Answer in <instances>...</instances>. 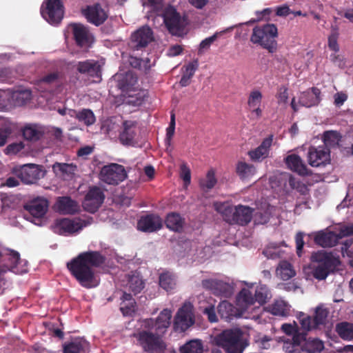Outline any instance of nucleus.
<instances>
[{
    "label": "nucleus",
    "mask_w": 353,
    "mask_h": 353,
    "mask_svg": "<svg viewBox=\"0 0 353 353\" xmlns=\"http://www.w3.org/2000/svg\"><path fill=\"white\" fill-rule=\"evenodd\" d=\"M215 344L226 353H243L248 342L243 339L240 329L225 330L214 338Z\"/></svg>",
    "instance_id": "f257e3e1"
},
{
    "label": "nucleus",
    "mask_w": 353,
    "mask_h": 353,
    "mask_svg": "<svg viewBox=\"0 0 353 353\" xmlns=\"http://www.w3.org/2000/svg\"><path fill=\"white\" fill-rule=\"evenodd\" d=\"M311 261L316 263L314 267L312 274L318 280H324L329 274L333 272L340 265L339 257L335 256L332 252L325 250H319L313 252Z\"/></svg>",
    "instance_id": "f03ea898"
},
{
    "label": "nucleus",
    "mask_w": 353,
    "mask_h": 353,
    "mask_svg": "<svg viewBox=\"0 0 353 353\" xmlns=\"http://www.w3.org/2000/svg\"><path fill=\"white\" fill-rule=\"evenodd\" d=\"M278 37L277 27L272 23H266L262 26H256L252 30L250 41L254 44L261 46L270 53L276 50L277 43L276 38Z\"/></svg>",
    "instance_id": "7ed1b4c3"
},
{
    "label": "nucleus",
    "mask_w": 353,
    "mask_h": 353,
    "mask_svg": "<svg viewBox=\"0 0 353 353\" xmlns=\"http://www.w3.org/2000/svg\"><path fill=\"white\" fill-rule=\"evenodd\" d=\"M216 211L221 212L225 221L230 224L246 225L252 220L254 210L248 206L239 205L232 206L215 204Z\"/></svg>",
    "instance_id": "20e7f679"
},
{
    "label": "nucleus",
    "mask_w": 353,
    "mask_h": 353,
    "mask_svg": "<svg viewBox=\"0 0 353 353\" xmlns=\"http://www.w3.org/2000/svg\"><path fill=\"white\" fill-rule=\"evenodd\" d=\"M21 261L18 252L3 248L0 250V294L2 293L1 283H4V275L8 272L15 274H23L27 272L26 268L20 267Z\"/></svg>",
    "instance_id": "39448f33"
},
{
    "label": "nucleus",
    "mask_w": 353,
    "mask_h": 353,
    "mask_svg": "<svg viewBox=\"0 0 353 353\" xmlns=\"http://www.w3.org/2000/svg\"><path fill=\"white\" fill-rule=\"evenodd\" d=\"M66 268L81 285L88 288V251L80 253L67 262Z\"/></svg>",
    "instance_id": "423d86ee"
},
{
    "label": "nucleus",
    "mask_w": 353,
    "mask_h": 353,
    "mask_svg": "<svg viewBox=\"0 0 353 353\" xmlns=\"http://www.w3.org/2000/svg\"><path fill=\"white\" fill-rule=\"evenodd\" d=\"M12 173L22 183L34 184L45 176L46 171L41 165L28 163L14 167Z\"/></svg>",
    "instance_id": "0eeeda50"
},
{
    "label": "nucleus",
    "mask_w": 353,
    "mask_h": 353,
    "mask_svg": "<svg viewBox=\"0 0 353 353\" xmlns=\"http://www.w3.org/2000/svg\"><path fill=\"white\" fill-rule=\"evenodd\" d=\"M42 17L50 24L58 26L62 21L65 8L62 0H45L40 9Z\"/></svg>",
    "instance_id": "6e6552de"
},
{
    "label": "nucleus",
    "mask_w": 353,
    "mask_h": 353,
    "mask_svg": "<svg viewBox=\"0 0 353 353\" xmlns=\"http://www.w3.org/2000/svg\"><path fill=\"white\" fill-rule=\"evenodd\" d=\"M127 172L122 165L112 163L103 165L99 173L101 181L108 185H117L127 178Z\"/></svg>",
    "instance_id": "1a4fd4ad"
},
{
    "label": "nucleus",
    "mask_w": 353,
    "mask_h": 353,
    "mask_svg": "<svg viewBox=\"0 0 353 353\" xmlns=\"http://www.w3.org/2000/svg\"><path fill=\"white\" fill-rule=\"evenodd\" d=\"M139 341L143 350L148 353H164L166 345L159 336L149 331L139 334Z\"/></svg>",
    "instance_id": "9d476101"
},
{
    "label": "nucleus",
    "mask_w": 353,
    "mask_h": 353,
    "mask_svg": "<svg viewBox=\"0 0 353 353\" xmlns=\"http://www.w3.org/2000/svg\"><path fill=\"white\" fill-rule=\"evenodd\" d=\"M154 39L152 29L147 26H142L134 32L130 37L128 47L132 52L142 50Z\"/></svg>",
    "instance_id": "9b49d317"
},
{
    "label": "nucleus",
    "mask_w": 353,
    "mask_h": 353,
    "mask_svg": "<svg viewBox=\"0 0 353 353\" xmlns=\"http://www.w3.org/2000/svg\"><path fill=\"white\" fill-rule=\"evenodd\" d=\"M194 323V315L192 305L184 304L179 309L174 316L173 328L176 332H185Z\"/></svg>",
    "instance_id": "f8f14e48"
},
{
    "label": "nucleus",
    "mask_w": 353,
    "mask_h": 353,
    "mask_svg": "<svg viewBox=\"0 0 353 353\" xmlns=\"http://www.w3.org/2000/svg\"><path fill=\"white\" fill-rule=\"evenodd\" d=\"M163 21L168 31L176 34L183 28V21L174 7H167L163 14Z\"/></svg>",
    "instance_id": "ddd939ff"
},
{
    "label": "nucleus",
    "mask_w": 353,
    "mask_h": 353,
    "mask_svg": "<svg viewBox=\"0 0 353 353\" xmlns=\"http://www.w3.org/2000/svg\"><path fill=\"white\" fill-rule=\"evenodd\" d=\"M203 287L210 290L216 296L228 297L232 294V286L223 281L217 279H206L202 281Z\"/></svg>",
    "instance_id": "4468645a"
},
{
    "label": "nucleus",
    "mask_w": 353,
    "mask_h": 353,
    "mask_svg": "<svg viewBox=\"0 0 353 353\" xmlns=\"http://www.w3.org/2000/svg\"><path fill=\"white\" fill-rule=\"evenodd\" d=\"M163 227L161 218L154 214L142 216L137 223V228L145 232H153Z\"/></svg>",
    "instance_id": "2eb2a0df"
},
{
    "label": "nucleus",
    "mask_w": 353,
    "mask_h": 353,
    "mask_svg": "<svg viewBox=\"0 0 353 353\" xmlns=\"http://www.w3.org/2000/svg\"><path fill=\"white\" fill-rule=\"evenodd\" d=\"M307 159L309 164L312 167L325 165L330 161V149L312 146L309 148Z\"/></svg>",
    "instance_id": "dca6fc26"
},
{
    "label": "nucleus",
    "mask_w": 353,
    "mask_h": 353,
    "mask_svg": "<svg viewBox=\"0 0 353 353\" xmlns=\"http://www.w3.org/2000/svg\"><path fill=\"white\" fill-rule=\"evenodd\" d=\"M70 30L77 47L83 48L88 44V31L83 24L71 23L67 27V31Z\"/></svg>",
    "instance_id": "f3484780"
},
{
    "label": "nucleus",
    "mask_w": 353,
    "mask_h": 353,
    "mask_svg": "<svg viewBox=\"0 0 353 353\" xmlns=\"http://www.w3.org/2000/svg\"><path fill=\"white\" fill-rule=\"evenodd\" d=\"M24 209L33 217L42 218L48 211V201L46 199L38 197L27 203Z\"/></svg>",
    "instance_id": "a211bd4d"
},
{
    "label": "nucleus",
    "mask_w": 353,
    "mask_h": 353,
    "mask_svg": "<svg viewBox=\"0 0 353 353\" xmlns=\"http://www.w3.org/2000/svg\"><path fill=\"white\" fill-rule=\"evenodd\" d=\"M54 209L61 214H74L79 211V205L70 196H59L54 204Z\"/></svg>",
    "instance_id": "6ab92c4d"
},
{
    "label": "nucleus",
    "mask_w": 353,
    "mask_h": 353,
    "mask_svg": "<svg viewBox=\"0 0 353 353\" xmlns=\"http://www.w3.org/2000/svg\"><path fill=\"white\" fill-rule=\"evenodd\" d=\"M342 232L336 234L334 232L320 231L317 232L314 236V242L321 247H333L336 245L339 239L343 237Z\"/></svg>",
    "instance_id": "aec40b11"
},
{
    "label": "nucleus",
    "mask_w": 353,
    "mask_h": 353,
    "mask_svg": "<svg viewBox=\"0 0 353 353\" xmlns=\"http://www.w3.org/2000/svg\"><path fill=\"white\" fill-rule=\"evenodd\" d=\"M81 228L79 222L67 218L57 219L54 223V231L61 235L74 233Z\"/></svg>",
    "instance_id": "412c9836"
},
{
    "label": "nucleus",
    "mask_w": 353,
    "mask_h": 353,
    "mask_svg": "<svg viewBox=\"0 0 353 353\" xmlns=\"http://www.w3.org/2000/svg\"><path fill=\"white\" fill-rule=\"evenodd\" d=\"M321 90L312 87L300 94L299 103L304 107L310 108L317 105L321 101Z\"/></svg>",
    "instance_id": "4be33fe9"
},
{
    "label": "nucleus",
    "mask_w": 353,
    "mask_h": 353,
    "mask_svg": "<svg viewBox=\"0 0 353 353\" xmlns=\"http://www.w3.org/2000/svg\"><path fill=\"white\" fill-rule=\"evenodd\" d=\"M115 79L117 82V86L123 92L133 90L135 85L137 83V77L131 72L117 74Z\"/></svg>",
    "instance_id": "5701e85b"
},
{
    "label": "nucleus",
    "mask_w": 353,
    "mask_h": 353,
    "mask_svg": "<svg viewBox=\"0 0 353 353\" xmlns=\"http://www.w3.org/2000/svg\"><path fill=\"white\" fill-rule=\"evenodd\" d=\"M137 123L132 121H125L122 125V130L119 133V140L123 145H133L136 136Z\"/></svg>",
    "instance_id": "b1692460"
},
{
    "label": "nucleus",
    "mask_w": 353,
    "mask_h": 353,
    "mask_svg": "<svg viewBox=\"0 0 353 353\" xmlns=\"http://www.w3.org/2000/svg\"><path fill=\"white\" fill-rule=\"evenodd\" d=\"M287 166L293 172L301 176L310 175L312 173L303 162L301 157L295 154H290L285 159Z\"/></svg>",
    "instance_id": "393cba45"
},
{
    "label": "nucleus",
    "mask_w": 353,
    "mask_h": 353,
    "mask_svg": "<svg viewBox=\"0 0 353 353\" xmlns=\"http://www.w3.org/2000/svg\"><path fill=\"white\" fill-rule=\"evenodd\" d=\"M273 141V135L265 138L261 145L253 150L248 152L250 159L255 161H261L268 157L270 148Z\"/></svg>",
    "instance_id": "a878e982"
},
{
    "label": "nucleus",
    "mask_w": 353,
    "mask_h": 353,
    "mask_svg": "<svg viewBox=\"0 0 353 353\" xmlns=\"http://www.w3.org/2000/svg\"><path fill=\"white\" fill-rule=\"evenodd\" d=\"M217 311L221 318L228 321L242 315V312L228 301H221L217 307Z\"/></svg>",
    "instance_id": "bb28decb"
},
{
    "label": "nucleus",
    "mask_w": 353,
    "mask_h": 353,
    "mask_svg": "<svg viewBox=\"0 0 353 353\" xmlns=\"http://www.w3.org/2000/svg\"><path fill=\"white\" fill-rule=\"evenodd\" d=\"M106 258L99 252L90 251V288L96 287L99 283V279L94 277L92 267L102 268L105 263Z\"/></svg>",
    "instance_id": "cd10ccee"
},
{
    "label": "nucleus",
    "mask_w": 353,
    "mask_h": 353,
    "mask_svg": "<svg viewBox=\"0 0 353 353\" xmlns=\"http://www.w3.org/2000/svg\"><path fill=\"white\" fill-rule=\"evenodd\" d=\"M103 190L97 186L90 187V214L96 212L105 200Z\"/></svg>",
    "instance_id": "c85d7f7f"
},
{
    "label": "nucleus",
    "mask_w": 353,
    "mask_h": 353,
    "mask_svg": "<svg viewBox=\"0 0 353 353\" xmlns=\"http://www.w3.org/2000/svg\"><path fill=\"white\" fill-rule=\"evenodd\" d=\"M165 224L170 230L181 233L183 231L185 220L177 212H170L165 219Z\"/></svg>",
    "instance_id": "c756f323"
},
{
    "label": "nucleus",
    "mask_w": 353,
    "mask_h": 353,
    "mask_svg": "<svg viewBox=\"0 0 353 353\" xmlns=\"http://www.w3.org/2000/svg\"><path fill=\"white\" fill-rule=\"evenodd\" d=\"M108 17V10L99 3L90 6V23L96 26L103 24Z\"/></svg>",
    "instance_id": "7c9ffc66"
},
{
    "label": "nucleus",
    "mask_w": 353,
    "mask_h": 353,
    "mask_svg": "<svg viewBox=\"0 0 353 353\" xmlns=\"http://www.w3.org/2000/svg\"><path fill=\"white\" fill-rule=\"evenodd\" d=\"M281 330L288 336H292V341L294 345H302V341L305 340L306 333L299 332L297 324L294 321L293 324L283 323L281 325Z\"/></svg>",
    "instance_id": "2f4dec72"
},
{
    "label": "nucleus",
    "mask_w": 353,
    "mask_h": 353,
    "mask_svg": "<svg viewBox=\"0 0 353 353\" xmlns=\"http://www.w3.org/2000/svg\"><path fill=\"white\" fill-rule=\"evenodd\" d=\"M172 312L170 310H163L157 316L154 325L158 334H164L171 323Z\"/></svg>",
    "instance_id": "473e14b6"
},
{
    "label": "nucleus",
    "mask_w": 353,
    "mask_h": 353,
    "mask_svg": "<svg viewBox=\"0 0 353 353\" xmlns=\"http://www.w3.org/2000/svg\"><path fill=\"white\" fill-rule=\"evenodd\" d=\"M144 281L138 273L132 272V274L128 275L127 286L134 295L140 293L144 288Z\"/></svg>",
    "instance_id": "72a5a7b5"
},
{
    "label": "nucleus",
    "mask_w": 353,
    "mask_h": 353,
    "mask_svg": "<svg viewBox=\"0 0 353 353\" xmlns=\"http://www.w3.org/2000/svg\"><path fill=\"white\" fill-rule=\"evenodd\" d=\"M237 175L241 180H246L252 177L256 174V168L244 161H239L236 166Z\"/></svg>",
    "instance_id": "f704fd0d"
},
{
    "label": "nucleus",
    "mask_w": 353,
    "mask_h": 353,
    "mask_svg": "<svg viewBox=\"0 0 353 353\" xmlns=\"http://www.w3.org/2000/svg\"><path fill=\"white\" fill-rule=\"evenodd\" d=\"M238 305L243 310H247L248 307L255 303V298L252 292L246 288L242 289L236 297Z\"/></svg>",
    "instance_id": "c9c22d12"
},
{
    "label": "nucleus",
    "mask_w": 353,
    "mask_h": 353,
    "mask_svg": "<svg viewBox=\"0 0 353 353\" xmlns=\"http://www.w3.org/2000/svg\"><path fill=\"white\" fill-rule=\"evenodd\" d=\"M85 341L75 339L63 345V353H85Z\"/></svg>",
    "instance_id": "e433bc0d"
},
{
    "label": "nucleus",
    "mask_w": 353,
    "mask_h": 353,
    "mask_svg": "<svg viewBox=\"0 0 353 353\" xmlns=\"http://www.w3.org/2000/svg\"><path fill=\"white\" fill-rule=\"evenodd\" d=\"M15 105H23L31 99L32 92L27 89L16 90L10 92Z\"/></svg>",
    "instance_id": "4c0bfd02"
},
{
    "label": "nucleus",
    "mask_w": 353,
    "mask_h": 353,
    "mask_svg": "<svg viewBox=\"0 0 353 353\" xmlns=\"http://www.w3.org/2000/svg\"><path fill=\"white\" fill-rule=\"evenodd\" d=\"M341 135L337 131L328 130L324 132L323 134V141L325 148H336L339 145L341 141Z\"/></svg>",
    "instance_id": "58836bf2"
},
{
    "label": "nucleus",
    "mask_w": 353,
    "mask_h": 353,
    "mask_svg": "<svg viewBox=\"0 0 353 353\" xmlns=\"http://www.w3.org/2000/svg\"><path fill=\"white\" fill-rule=\"evenodd\" d=\"M159 283L160 287L165 291L170 292L176 286L174 275L168 271L162 272L159 275Z\"/></svg>",
    "instance_id": "ea45409f"
},
{
    "label": "nucleus",
    "mask_w": 353,
    "mask_h": 353,
    "mask_svg": "<svg viewBox=\"0 0 353 353\" xmlns=\"http://www.w3.org/2000/svg\"><path fill=\"white\" fill-rule=\"evenodd\" d=\"M305 340L302 341L303 348L307 353H316L321 352L324 348V345L321 341L318 339H308L306 338Z\"/></svg>",
    "instance_id": "a19ab883"
},
{
    "label": "nucleus",
    "mask_w": 353,
    "mask_h": 353,
    "mask_svg": "<svg viewBox=\"0 0 353 353\" xmlns=\"http://www.w3.org/2000/svg\"><path fill=\"white\" fill-rule=\"evenodd\" d=\"M102 64L98 61L90 60V83L101 81Z\"/></svg>",
    "instance_id": "79ce46f5"
},
{
    "label": "nucleus",
    "mask_w": 353,
    "mask_h": 353,
    "mask_svg": "<svg viewBox=\"0 0 353 353\" xmlns=\"http://www.w3.org/2000/svg\"><path fill=\"white\" fill-rule=\"evenodd\" d=\"M336 330L342 339L345 340L353 339V323L348 322L338 323Z\"/></svg>",
    "instance_id": "37998d69"
},
{
    "label": "nucleus",
    "mask_w": 353,
    "mask_h": 353,
    "mask_svg": "<svg viewBox=\"0 0 353 353\" xmlns=\"http://www.w3.org/2000/svg\"><path fill=\"white\" fill-rule=\"evenodd\" d=\"M179 350L181 353H202L203 344L200 340H192L182 345Z\"/></svg>",
    "instance_id": "c03bdc74"
},
{
    "label": "nucleus",
    "mask_w": 353,
    "mask_h": 353,
    "mask_svg": "<svg viewBox=\"0 0 353 353\" xmlns=\"http://www.w3.org/2000/svg\"><path fill=\"white\" fill-rule=\"evenodd\" d=\"M23 136L26 140L37 141L42 137L43 132L35 125H27L23 129Z\"/></svg>",
    "instance_id": "a18cd8bd"
},
{
    "label": "nucleus",
    "mask_w": 353,
    "mask_h": 353,
    "mask_svg": "<svg viewBox=\"0 0 353 353\" xmlns=\"http://www.w3.org/2000/svg\"><path fill=\"white\" fill-rule=\"evenodd\" d=\"M328 314V310L323 306L319 305L316 307L315 310V315L313 319L314 327H318L319 325H325Z\"/></svg>",
    "instance_id": "49530a36"
},
{
    "label": "nucleus",
    "mask_w": 353,
    "mask_h": 353,
    "mask_svg": "<svg viewBox=\"0 0 353 353\" xmlns=\"http://www.w3.org/2000/svg\"><path fill=\"white\" fill-rule=\"evenodd\" d=\"M289 311L288 304L282 300L275 301L271 307V313L274 316H287Z\"/></svg>",
    "instance_id": "de8ad7c7"
},
{
    "label": "nucleus",
    "mask_w": 353,
    "mask_h": 353,
    "mask_svg": "<svg viewBox=\"0 0 353 353\" xmlns=\"http://www.w3.org/2000/svg\"><path fill=\"white\" fill-rule=\"evenodd\" d=\"M54 172L57 174L71 175L74 173L76 166L73 164L56 162L52 165Z\"/></svg>",
    "instance_id": "09e8293b"
},
{
    "label": "nucleus",
    "mask_w": 353,
    "mask_h": 353,
    "mask_svg": "<svg viewBox=\"0 0 353 353\" xmlns=\"http://www.w3.org/2000/svg\"><path fill=\"white\" fill-rule=\"evenodd\" d=\"M216 182L217 180L215 177V172L211 169L207 172L205 179L200 181L199 184L202 190H209L214 187Z\"/></svg>",
    "instance_id": "8fccbe9b"
},
{
    "label": "nucleus",
    "mask_w": 353,
    "mask_h": 353,
    "mask_svg": "<svg viewBox=\"0 0 353 353\" xmlns=\"http://www.w3.org/2000/svg\"><path fill=\"white\" fill-rule=\"evenodd\" d=\"M278 271L283 280H288L296 274L292 265L288 261H282L279 265Z\"/></svg>",
    "instance_id": "3c124183"
},
{
    "label": "nucleus",
    "mask_w": 353,
    "mask_h": 353,
    "mask_svg": "<svg viewBox=\"0 0 353 353\" xmlns=\"http://www.w3.org/2000/svg\"><path fill=\"white\" fill-rule=\"evenodd\" d=\"M270 292L268 288L265 285L260 284L255 290L254 298L255 301L262 305L267 302L269 298Z\"/></svg>",
    "instance_id": "603ef678"
},
{
    "label": "nucleus",
    "mask_w": 353,
    "mask_h": 353,
    "mask_svg": "<svg viewBox=\"0 0 353 353\" xmlns=\"http://www.w3.org/2000/svg\"><path fill=\"white\" fill-rule=\"evenodd\" d=\"M298 319L301 325V328L303 330L302 332H305L307 334V332L311 329L316 328V327H314V320L311 318L310 316L301 313L299 315Z\"/></svg>",
    "instance_id": "864d4df0"
},
{
    "label": "nucleus",
    "mask_w": 353,
    "mask_h": 353,
    "mask_svg": "<svg viewBox=\"0 0 353 353\" xmlns=\"http://www.w3.org/2000/svg\"><path fill=\"white\" fill-rule=\"evenodd\" d=\"M339 32L337 26H332L331 34L328 37V46L335 52L339 50L338 44Z\"/></svg>",
    "instance_id": "5fc2aeb1"
},
{
    "label": "nucleus",
    "mask_w": 353,
    "mask_h": 353,
    "mask_svg": "<svg viewBox=\"0 0 353 353\" xmlns=\"http://www.w3.org/2000/svg\"><path fill=\"white\" fill-rule=\"evenodd\" d=\"M59 73L58 72H53L51 73H49L43 77H41L38 81V85L39 86H43V85H50L52 84H54L57 83L59 79Z\"/></svg>",
    "instance_id": "6e6d98bb"
},
{
    "label": "nucleus",
    "mask_w": 353,
    "mask_h": 353,
    "mask_svg": "<svg viewBox=\"0 0 353 353\" xmlns=\"http://www.w3.org/2000/svg\"><path fill=\"white\" fill-rule=\"evenodd\" d=\"M263 99L262 93L257 90H254L250 93L248 99V105L249 108H254L255 106H261Z\"/></svg>",
    "instance_id": "4d7b16f0"
},
{
    "label": "nucleus",
    "mask_w": 353,
    "mask_h": 353,
    "mask_svg": "<svg viewBox=\"0 0 353 353\" xmlns=\"http://www.w3.org/2000/svg\"><path fill=\"white\" fill-rule=\"evenodd\" d=\"M198 68L199 60L197 59H195L192 60L191 62L188 63L187 65L183 66V68H185L183 74L188 75V77H192Z\"/></svg>",
    "instance_id": "13d9d810"
},
{
    "label": "nucleus",
    "mask_w": 353,
    "mask_h": 353,
    "mask_svg": "<svg viewBox=\"0 0 353 353\" xmlns=\"http://www.w3.org/2000/svg\"><path fill=\"white\" fill-rule=\"evenodd\" d=\"M181 178L185 184H190L191 181V172L186 163H182L180 166Z\"/></svg>",
    "instance_id": "bf43d9fd"
},
{
    "label": "nucleus",
    "mask_w": 353,
    "mask_h": 353,
    "mask_svg": "<svg viewBox=\"0 0 353 353\" xmlns=\"http://www.w3.org/2000/svg\"><path fill=\"white\" fill-rule=\"evenodd\" d=\"M303 236L304 234L301 232H299L295 236L296 254L299 256L302 255V250L304 246Z\"/></svg>",
    "instance_id": "052dcab7"
},
{
    "label": "nucleus",
    "mask_w": 353,
    "mask_h": 353,
    "mask_svg": "<svg viewBox=\"0 0 353 353\" xmlns=\"http://www.w3.org/2000/svg\"><path fill=\"white\" fill-rule=\"evenodd\" d=\"M203 314L208 316L210 322L214 323L218 321L214 305H210L203 310Z\"/></svg>",
    "instance_id": "680f3d73"
},
{
    "label": "nucleus",
    "mask_w": 353,
    "mask_h": 353,
    "mask_svg": "<svg viewBox=\"0 0 353 353\" xmlns=\"http://www.w3.org/2000/svg\"><path fill=\"white\" fill-rule=\"evenodd\" d=\"M136 302L128 303L121 306V311L124 316H132L135 312Z\"/></svg>",
    "instance_id": "e2e57ef3"
},
{
    "label": "nucleus",
    "mask_w": 353,
    "mask_h": 353,
    "mask_svg": "<svg viewBox=\"0 0 353 353\" xmlns=\"http://www.w3.org/2000/svg\"><path fill=\"white\" fill-rule=\"evenodd\" d=\"M255 224H265L269 221L270 216L265 212H258L254 214Z\"/></svg>",
    "instance_id": "0e129e2a"
},
{
    "label": "nucleus",
    "mask_w": 353,
    "mask_h": 353,
    "mask_svg": "<svg viewBox=\"0 0 353 353\" xmlns=\"http://www.w3.org/2000/svg\"><path fill=\"white\" fill-rule=\"evenodd\" d=\"M279 103H286L288 100V90L286 87H281L277 94Z\"/></svg>",
    "instance_id": "69168bd1"
},
{
    "label": "nucleus",
    "mask_w": 353,
    "mask_h": 353,
    "mask_svg": "<svg viewBox=\"0 0 353 353\" xmlns=\"http://www.w3.org/2000/svg\"><path fill=\"white\" fill-rule=\"evenodd\" d=\"M216 37L217 35L215 34L203 40L199 45V53H201L203 50L208 49L211 44L216 39Z\"/></svg>",
    "instance_id": "338daca9"
},
{
    "label": "nucleus",
    "mask_w": 353,
    "mask_h": 353,
    "mask_svg": "<svg viewBox=\"0 0 353 353\" xmlns=\"http://www.w3.org/2000/svg\"><path fill=\"white\" fill-rule=\"evenodd\" d=\"M143 59L138 58L134 55H130L129 57V63L134 68L143 70Z\"/></svg>",
    "instance_id": "774afa93"
}]
</instances>
